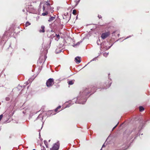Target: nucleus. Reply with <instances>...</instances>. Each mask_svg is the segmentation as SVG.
<instances>
[{"instance_id": "obj_1", "label": "nucleus", "mask_w": 150, "mask_h": 150, "mask_svg": "<svg viewBox=\"0 0 150 150\" xmlns=\"http://www.w3.org/2000/svg\"><path fill=\"white\" fill-rule=\"evenodd\" d=\"M89 89H83L80 93L79 96L77 98L76 103L83 104L86 101V98L88 97L87 96L90 93Z\"/></svg>"}, {"instance_id": "obj_2", "label": "nucleus", "mask_w": 150, "mask_h": 150, "mask_svg": "<svg viewBox=\"0 0 150 150\" xmlns=\"http://www.w3.org/2000/svg\"><path fill=\"white\" fill-rule=\"evenodd\" d=\"M54 80L53 79H49L46 82V84L47 87H50L54 84Z\"/></svg>"}, {"instance_id": "obj_3", "label": "nucleus", "mask_w": 150, "mask_h": 150, "mask_svg": "<svg viewBox=\"0 0 150 150\" xmlns=\"http://www.w3.org/2000/svg\"><path fill=\"white\" fill-rule=\"evenodd\" d=\"M59 148V144L58 142L55 143L50 150H58Z\"/></svg>"}, {"instance_id": "obj_4", "label": "nucleus", "mask_w": 150, "mask_h": 150, "mask_svg": "<svg viewBox=\"0 0 150 150\" xmlns=\"http://www.w3.org/2000/svg\"><path fill=\"white\" fill-rule=\"evenodd\" d=\"M110 32L109 31H108L104 33V39L109 36L110 35Z\"/></svg>"}, {"instance_id": "obj_5", "label": "nucleus", "mask_w": 150, "mask_h": 150, "mask_svg": "<svg viewBox=\"0 0 150 150\" xmlns=\"http://www.w3.org/2000/svg\"><path fill=\"white\" fill-rule=\"evenodd\" d=\"M103 41L102 42L101 41L100 39H99L97 41V44L98 45H100V49L102 48V47L103 45ZM101 49H100V50Z\"/></svg>"}, {"instance_id": "obj_6", "label": "nucleus", "mask_w": 150, "mask_h": 150, "mask_svg": "<svg viewBox=\"0 0 150 150\" xmlns=\"http://www.w3.org/2000/svg\"><path fill=\"white\" fill-rule=\"evenodd\" d=\"M81 59V57H77L75 58V61L77 64H79L81 62L80 60Z\"/></svg>"}, {"instance_id": "obj_7", "label": "nucleus", "mask_w": 150, "mask_h": 150, "mask_svg": "<svg viewBox=\"0 0 150 150\" xmlns=\"http://www.w3.org/2000/svg\"><path fill=\"white\" fill-rule=\"evenodd\" d=\"M41 29H42V30H40V32H42V33H44L45 32V27L44 26H42L41 27Z\"/></svg>"}, {"instance_id": "obj_8", "label": "nucleus", "mask_w": 150, "mask_h": 150, "mask_svg": "<svg viewBox=\"0 0 150 150\" xmlns=\"http://www.w3.org/2000/svg\"><path fill=\"white\" fill-rule=\"evenodd\" d=\"M55 36H56V38H55V40L58 41V40L59 39L60 36L59 34H55Z\"/></svg>"}, {"instance_id": "obj_9", "label": "nucleus", "mask_w": 150, "mask_h": 150, "mask_svg": "<svg viewBox=\"0 0 150 150\" xmlns=\"http://www.w3.org/2000/svg\"><path fill=\"white\" fill-rule=\"evenodd\" d=\"M139 110L140 111L142 112L144 110V108L142 106L139 107Z\"/></svg>"}, {"instance_id": "obj_10", "label": "nucleus", "mask_w": 150, "mask_h": 150, "mask_svg": "<svg viewBox=\"0 0 150 150\" xmlns=\"http://www.w3.org/2000/svg\"><path fill=\"white\" fill-rule=\"evenodd\" d=\"M55 19V17H51L49 19V21H51L54 20Z\"/></svg>"}, {"instance_id": "obj_11", "label": "nucleus", "mask_w": 150, "mask_h": 150, "mask_svg": "<svg viewBox=\"0 0 150 150\" xmlns=\"http://www.w3.org/2000/svg\"><path fill=\"white\" fill-rule=\"evenodd\" d=\"M68 84L69 85H72L74 83V82L72 81H69L68 82Z\"/></svg>"}, {"instance_id": "obj_12", "label": "nucleus", "mask_w": 150, "mask_h": 150, "mask_svg": "<svg viewBox=\"0 0 150 150\" xmlns=\"http://www.w3.org/2000/svg\"><path fill=\"white\" fill-rule=\"evenodd\" d=\"M47 14L48 12L47 11H45V12L42 13V15L43 16H45L47 15Z\"/></svg>"}, {"instance_id": "obj_13", "label": "nucleus", "mask_w": 150, "mask_h": 150, "mask_svg": "<svg viewBox=\"0 0 150 150\" xmlns=\"http://www.w3.org/2000/svg\"><path fill=\"white\" fill-rule=\"evenodd\" d=\"M82 42V41L78 42L77 43H76V44L74 45H73V46L74 47H75L76 46L79 45Z\"/></svg>"}, {"instance_id": "obj_14", "label": "nucleus", "mask_w": 150, "mask_h": 150, "mask_svg": "<svg viewBox=\"0 0 150 150\" xmlns=\"http://www.w3.org/2000/svg\"><path fill=\"white\" fill-rule=\"evenodd\" d=\"M95 87L94 86L92 88V90H91V92H93V93L95 92L96 91L95 90Z\"/></svg>"}, {"instance_id": "obj_15", "label": "nucleus", "mask_w": 150, "mask_h": 150, "mask_svg": "<svg viewBox=\"0 0 150 150\" xmlns=\"http://www.w3.org/2000/svg\"><path fill=\"white\" fill-rule=\"evenodd\" d=\"M61 107L60 106H59L58 107H57L55 110V112H57L58 111V109H60L61 108Z\"/></svg>"}, {"instance_id": "obj_16", "label": "nucleus", "mask_w": 150, "mask_h": 150, "mask_svg": "<svg viewBox=\"0 0 150 150\" xmlns=\"http://www.w3.org/2000/svg\"><path fill=\"white\" fill-rule=\"evenodd\" d=\"M30 23L29 22H27L25 24V25L26 27H27L30 25Z\"/></svg>"}, {"instance_id": "obj_17", "label": "nucleus", "mask_w": 150, "mask_h": 150, "mask_svg": "<svg viewBox=\"0 0 150 150\" xmlns=\"http://www.w3.org/2000/svg\"><path fill=\"white\" fill-rule=\"evenodd\" d=\"M31 80V79H30L28 80L27 82V84L24 86V87L25 86L27 85H28V83H30V80Z\"/></svg>"}, {"instance_id": "obj_18", "label": "nucleus", "mask_w": 150, "mask_h": 150, "mask_svg": "<svg viewBox=\"0 0 150 150\" xmlns=\"http://www.w3.org/2000/svg\"><path fill=\"white\" fill-rule=\"evenodd\" d=\"M76 10H74L73 11H72V13L75 15L76 14Z\"/></svg>"}, {"instance_id": "obj_19", "label": "nucleus", "mask_w": 150, "mask_h": 150, "mask_svg": "<svg viewBox=\"0 0 150 150\" xmlns=\"http://www.w3.org/2000/svg\"><path fill=\"white\" fill-rule=\"evenodd\" d=\"M45 4L48 6H50V4L48 2H47Z\"/></svg>"}, {"instance_id": "obj_20", "label": "nucleus", "mask_w": 150, "mask_h": 150, "mask_svg": "<svg viewBox=\"0 0 150 150\" xmlns=\"http://www.w3.org/2000/svg\"><path fill=\"white\" fill-rule=\"evenodd\" d=\"M10 99L9 97H6V101H9L10 100Z\"/></svg>"}, {"instance_id": "obj_21", "label": "nucleus", "mask_w": 150, "mask_h": 150, "mask_svg": "<svg viewBox=\"0 0 150 150\" xmlns=\"http://www.w3.org/2000/svg\"><path fill=\"white\" fill-rule=\"evenodd\" d=\"M3 115H0V121L1 120L2 118L3 117Z\"/></svg>"}, {"instance_id": "obj_22", "label": "nucleus", "mask_w": 150, "mask_h": 150, "mask_svg": "<svg viewBox=\"0 0 150 150\" xmlns=\"http://www.w3.org/2000/svg\"><path fill=\"white\" fill-rule=\"evenodd\" d=\"M108 53H104V56H107V55H108Z\"/></svg>"}, {"instance_id": "obj_23", "label": "nucleus", "mask_w": 150, "mask_h": 150, "mask_svg": "<svg viewBox=\"0 0 150 150\" xmlns=\"http://www.w3.org/2000/svg\"><path fill=\"white\" fill-rule=\"evenodd\" d=\"M44 143H45V145H46V147H47V145H46V143H47V142L46 141V140H44Z\"/></svg>"}, {"instance_id": "obj_24", "label": "nucleus", "mask_w": 150, "mask_h": 150, "mask_svg": "<svg viewBox=\"0 0 150 150\" xmlns=\"http://www.w3.org/2000/svg\"><path fill=\"white\" fill-rule=\"evenodd\" d=\"M101 38L102 39H103V33H102L101 34Z\"/></svg>"}, {"instance_id": "obj_25", "label": "nucleus", "mask_w": 150, "mask_h": 150, "mask_svg": "<svg viewBox=\"0 0 150 150\" xmlns=\"http://www.w3.org/2000/svg\"><path fill=\"white\" fill-rule=\"evenodd\" d=\"M117 126V125H116L115 127H114L113 128V129H112V130H114V129H115V128Z\"/></svg>"}, {"instance_id": "obj_26", "label": "nucleus", "mask_w": 150, "mask_h": 150, "mask_svg": "<svg viewBox=\"0 0 150 150\" xmlns=\"http://www.w3.org/2000/svg\"><path fill=\"white\" fill-rule=\"evenodd\" d=\"M43 8V11H44L45 9V6H43V8Z\"/></svg>"}, {"instance_id": "obj_27", "label": "nucleus", "mask_w": 150, "mask_h": 150, "mask_svg": "<svg viewBox=\"0 0 150 150\" xmlns=\"http://www.w3.org/2000/svg\"><path fill=\"white\" fill-rule=\"evenodd\" d=\"M103 148V145H102L101 148L100 150H102V148Z\"/></svg>"}, {"instance_id": "obj_28", "label": "nucleus", "mask_w": 150, "mask_h": 150, "mask_svg": "<svg viewBox=\"0 0 150 150\" xmlns=\"http://www.w3.org/2000/svg\"><path fill=\"white\" fill-rule=\"evenodd\" d=\"M98 17H99V18H100V16H99V15L98 16Z\"/></svg>"}, {"instance_id": "obj_29", "label": "nucleus", "mask_w": 150, "mask_h": 150, "mask_svg": "<svg viewBox=\"0 0 150 150\" xmlns=\"http://www.w3.org/2000/svg\"><path fill=\"white\" fill-rule=\"evenodd\" d=\"M69 106H70V105H69V106H68V105H67V107H69Z\"/></svg>"}, {"instance_id": "obj_30", "label": "nucleus", "mask_w": 150, "mask_h": 150, "mask_svg": "<svg viewBox=\"0 0 150 150\" xmlns=\"http://www.w3.org/2000/svg\"><path fill=\"white\" fill-rule=\"evenodd\" d=\"M120 35V34H118V35Z\"/></svg>"}, {"instance_id": "obj_31", "label": "nucleus", "mask_w": 150, "mask_h": 150, "mask_svg": "<svg viewBox=\"0 0 150 150\" xmlns=\"http://www.w3.org/2000/svg\"><path fill=\"white\" fill-rule=\"evenodd\" d=\"M94 60V59H93V60Z\"/></svg>"}, {"instance_id": "obj_32", "label": "nucleus", "mask_w": 150, "mask_h": 150, "mask_svg": "<svg viewBox=\"0 0 150 150\" xmlns=\"http://www.w3.org/2000/svg\"><path fill=\"white\" fill-rule=\"evenodd\" d=\"M33 150H35V149H33Z\"/></svg>"}]
</instances>
